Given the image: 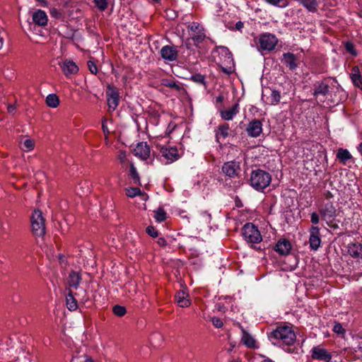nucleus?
Instances as JSON below:
<instances>
[{"label":"nucleus","mask_w":362,"mask_h":362,"mask_svg":"<svg viewBox=\"0 0 362 362\" xmlns=\"http://www.w3.org/2000/svg\"><path fill=\"white\" fill-rule=\"evenodd\" d=\"M129 176L134 180V184L141 185L140 177L133 163L130 164Z\"/></svg>","instance_id":"nucleus-31"},{"label":"nucleus","mask_w":362,"mask_h":362,"mask_svg":"<svg viewBox=\"0 0 362 362\" xmlns=\"http://www.w3.org/2000/svg\"><path fill=\"white\" fill-rule=\"evenodd\" d=\"M239 112V105L235 103L231 108L228 110H221V117L224 120H230Z\"/></svg>","instance_id":"nucleus-20"},{"label":"nucleus","mask_w":362,"mask_h":362,"mask_svg":"<svg viewBox=\"0 0 362 362\" xmlns=\"http://www.w3.org/2000/svg\"><path fill=\"white\" fill-rule=\"evenodd\" d=\"M155 2H159L160 0H153Z\"/></svg>","instance_id":"nucleus-61"},{"label":"nucleus","mask_w":362,"mask_h":362,"mask_svg":"<svg viewBox=\"0 0 362 362\" xmlns=\"http://www.w3.org/2000/svg\"><path fill=\"white\" fill-rule=\"evenodd\" d=\"M191 79L196 83H202L204 85L205 84V77L204 75L197 74L193 75Z\"/></svg>","instance_id":"nucleus-37"},{"label":"nucleus","mask_w":362,"mask_h":362,"mask_svg":"<svg viewBox=\"0 0 362 362\" xmlns=\"http://www.w3.org/2000/svg\"><path fill=\"white\" fill-rule=\"evenodd\" d=\"M345 48H346V50L349 52L350 54H351L352 55H356V51L354 48V45L352 42H346L345 43Z\"/></svg>","instance_id":"nucleus-40"},{"label":"nucleus","mask_w":362,"mask_h":362,"mask_svg":"<svg viewBox=\"0 0 362 362\" xmlns=\"http://www.w3.org/2000/svg\"><path fill=\"white\" fill-rule=\"evenodd\" d=\"M348 252L353 257L362 258V245L360 243L349 244Z\"/></svg>","instance_id":"nucleus-22"},{"label":"nucleus","mask_w":362,"mask_h":362,"mask_svg":"<svg viewBox=\"0 0 362 362\" xmlns=\"http://www.w3.org/2000/svg\"><path fill=\"white\" fill-rule=\"evenodd\" d=\"M188 40H189V39L187 40L186 46H187V48H188V49H189V43L187 42V41H188Z\"/></svg>","instance_id":"nucleus-60"},{"label":"nucleus","mask_w":362,"mask_h":362,"mask_svg":"<svg viewBox=\"0 0 362 362\" xmlns=\"http://www.w3.org/2000/svg\"><path fill=\"white\" fill-rule=\"evenodd\" d=\"M312 357L315 359L329 361L332 358L331 355L325 349L315 347L313 349Z\"/></svg>","instance_id":"nucleus-17"},{"label":"nucleus","mask_w":362,"mask_h":362,"mask_svg":"<svg viewBox=\"0 0 362 362\" xmlns=\"http://www.w3.org/2000/svg\"><path fill=\"white\" fill-rule=\"evenodd\" d=\"M112 311H113L114 314L118 317H122L127 313V310H126L125 307L119 305H115L112 308Z\"/></svg>","instance_id":"nucleus-32"},{"label":"nucleus","mask_w":362,"mask_h":362,"mask_svg":"<svg viewBox=\"0 0 362 362\" xmlns=\"http://www.w3.org/2000/svg\"><path fill=\"white\" fill-rule=\"evenodd\" d=\"M320 214L322 219L325 220L327 223L332 222L334 219L336 209L331 203H327L320 210Z\"/></svg>","instance_id":"nucleus-9"},{"label":"nucleus","mask_w":362,"mask_h":362,"mask_svg":"<svg viewBox=\"0 0 362 362\" xmlns=\"http://www.w3.org/2000/svg\"><path fill=\"white\" fill-rule=\"evenodd\" d=\"M358 348L361 350H362V341L358 343Z\"/></svg>","instance_id":"nucleus-56"},{"label":"nucleus","mask_w":362,"mask_h":362,"mask_svg":"<svg viewBox=\"0 0 362 362\" xmlns=\"http://www.w3.org/2000/svg\"><path fill=\"white\" fill-rule=\"evenodd\" d=\"M126 194L128 197L133 198L136 195L142 194V192L138 187H129L126 189Z\"/></svg>","instance_id":"nucleus-33"},{"label":"nucleus","mask_w":362,"mask_h":362,"mask_svg":"<svg viewBox=\"0 0 362 362\" xmlns=\"http://www.w3.org/2000/svg\"><path fill=\"white\" fill-rule=\"evenodd\" d=\"M311 222L313 224H317L319 222V216L317 213L314 212L311 214Z\"/></svg>","instance_id":"nucleus-46"},{"label":"nucleus","mask_w":362,"mask_h":362,"mask_svg":"<svg viewBox=\"0 0 362 362\" xmlns=\"http://www.w3.org/2000/svg\"><path fill=\"white\" fill-rule=\"evenodd\" d=\"M281 255H286L291 249V243L286 239H280L274 247Z\"/></svg>","instance_id":"nucleus-14"},{"label":"nucleus","mask_w":362,"mask_h":362,"mask_svg":"<svg viewBox=\"0 0 362 362\" xmlns=\"http://www.w3.org/2000/svg\"><path fill=\"white\" fill-rule=\"evenodd\" d=\"M106 95L107 97V105L110 109L115 110L119 104V95L117 88L108 84L107 86Z\"/></svg>","instance_id":"nucleus-6"},{"label":"nucleus","mask_w":362,"mask_h":362,"mask_svg":"<svg viewBox=\"0 0 362 362\" xmlns=\"http://www.w3.org/2000/svg\"><path fill=\"white\" fill-rule=\"evenodd\" d=\"M160 151L162 156L167 160V163H172L179 158V154L176 148L163 146Z\"/></svg>","instance_id":"nucleus-11"},{"label":"nucleus","mask_w":362,"mask_h":362,"mask_svg":"<svg viewBox=\"0 0 362 362\" xmlns=\"http://www.w3.org/2000/svg\"><path fill=\"white\" fill-rule=\"evenodd\" d=\"M267 2L272 4H274V5H276L277 4H279L281 0H266Z\"/></svg>","instance_id":"nucleus-52"},{"label":"nucleus","mask_w":362,"mask_h":362,"mask_svg":"<svg viewBox=\"0 0 362 362\" xmlns=\"http://www.w3.org/2000/svg\"><path fill=\"white\" fill-rule=\"evenodd\" d=\"M242 233L245 240L248 243H257L262 240L259 231L252 223H247L243 227Z\"/></svg>","instance_id":"nucleus-4"},{"label":"nucleus","mask_w":362,"mask_h":362,"mask_svg":"<svg viewBox=\"0 0 362 362\" xmlns=\"http://www.w3.org/2000/svg\"><path fill=\"white\" fill-rule=\"evenodd\" d=\"M240 170L239 163L234 161L226 162L222 167L223 173L230 177L238 175Z\"/></svg>","instance_id":"nucleus-8"},{"label":"nucleus","mask_w":362,"mask_h":362,"mask_svg":"<svg viewBox=\"0 0 362 362\" xmlns=\"http://www.w3.org/2000/svg\"><path fill=\"white\" fill-rule=\"evenodd\" d=\"M272 177L269 173L262 170H254L251 173L250 184L257 190L266 188L270 184Z\"/></svg>","instance_id":"nucleus-2"},{"label":"nucleus","mask_w":362,"mask_h":362,"mask_svg":"<svg viewBox=\"0 0 362 362\" xmlns=\"http://www.w3.org/2000/svg\"><path fill=\"white\" fill-rule=\"evenodd\" d=\"M23 146H24V147L25 148V151H30V150H32L34 148L35 142L32 139H26L23 142Z\"/></svg>","instance_id":"nucleus-41"},{"label":"nucleus","mask_w":362,"mask_h":362,"mask_svg":"<svg viewBox=\"0 0 362 362\" xmlns=\"http://www.w3.org/2000/svg\"><path fill=\"white\" fill-rule=\"evenodd\" d=\"M189 295L183 291H179L175 295V300L182 308L189 307L191 304L190 300L188 298Z\"/></svg>","instance_id":"nucleus-19"},{"label":"nucleus","mask_w":362,"mask_h":362,"mask_svg":"<svg viewBox=\"0 0 362 362\" xmlns=\"http://www.w3.org/2000/svg\"><path fill=\"white\" fill-rule=\"evenodd\" d=\"M16 109V107L15 105H8L7 107L8 112L9 113H13Z\"/></svg>","instance_id":"nucleus-48"},{"label":"nucleus","mask_w":362,"mask_h":362,"mask_svg":"<svg viewBox=\"0 0 362 362\" xmlns=\"http://www.w3.org/2000/svg\"><path fill=\"white\" fill-rule=\"evenodd\" d=\"M95 6L100 10L104 11L107 6V0H94Z\"/></svg>","instance_id":"nucleus-38"},{"label":"nucleus","mask_w":362,"mask_h":362,"mask_svg":"<svg viewBox=\"0 0 362 362\" xmlns=\"http://www.w3.org/2000/svg\"><path fill=\"white\" fill-rule=\"evenodd\" d=\"M270 339H281L287 345L292 344L296 340V334L291 327L287 325L278 327L271 332Z\"/></svg>","instance_id":"nucleus-3"},{"label":"nucleus","mask_w":362,"mask_h":362,"mask_svg":"<svg viewBox=\"0 0 362 362\" xmlns=\"http://www.w3.org/2000/svg\"><path fill=\"white\" fill-rule=\"evenodd\" d=\"M284 62L291 70H293L297 67L296 57L292 53H285L284 54Z\"/></svg>","instance_id":"nucleus-23"},{"label":"nucleus","mask_w":362,"mask_h":362,"mask_svg":"<svg viewBox=\"0 0 362 362\" xmlns=\"http://www.w3.org/2000/svg\"><path fill=\"white\" fill-rule=\"evenodd\" d=\"M213 325L218 328H220L223 326L222 320L218 317H213L212 320Z\"/></svg>","instance_id":"nucleus-45"},{"label":"nucleus","mask_w":362,"mask_h":362,"mask_svg":"<svg viewBox=\"0 0 362 362\" xmlns=\"http://www.w3.org/2000/svg\"><path fill=\"white\" fill-rule=\"evenodd\" d=\"M221 70L222 71H223L224 73H226V74H230L232 73V69L231 68H229V69H226V68H224V67H221Z\"/></svg>","instance_id":"nucleus-51"},{"label":"nucleus","mask_w":362,"mask_h":362,"mask_svg":"<svg viewBox=\"0 0 362 362\" xmlns=\"http://www.w3.org/2000/svg\"><path fill=\"white\" fill-rule=\"evenodd\" d=\"M188 28L193 33L192 34V40L194 41L195 45H197L205 39V34L204 33V28L199 25L197 23H192L188 26Z\"/></svg>","instance_id":"nucleus-7"},{"label":"nucleus","mask_w":362,"mask_h":362,"mask_svg":"<svg viewBox=\"0 0 362 362\" xmlns=\"http://www.w3.org/2000/svg\"><path fill=\"white\" fill-rule=\"evenodd\" d=\"M146 230V233L153 238H156L158 236V231L156 230L155 228L151 226H148Z\"/></svg>","instance_id":"nucleus-42"},{"label":"nucleus","mask_w":362,"mask_h":362,"mask_svg":"<svg viewBox=\"0 0 362 362\" xmlns=\"http://www.w3.org/2000/svg\"><path fill=\"white\" fill-rule=\"evenodd\" d=\"M66 306L69 310H76L78 305L77 301L73 296V293L71 291H69L68 295L66 297Z\"/></svg>","instance_id":"nucleus-26"},{"label":"nucleus","mask_w":362,"mask_h":362,"mask_svg":"<svg viewBox=\"0 0 362 362\" xmlns=\"http://www.w3.org/2000/svg\"><path fill=\"white\" fill-rule=\"evenodd\" d=\"M33 22L38 25L44 26L47 23V16L45 11L38 10L33 15Z\"/></svg>","instance_id":"nucleus-21"},{"label":"nucleus","mask_w":362,"mask_h":362,"mask_svg":"<svg viewBox=\"0 0 362 362\" xmlns=\"http://www.w3.org/2000/svg\"><path fill=\"white\" fill-rule=\"evenodd\" d=\"M229 125L226 123L219 126V134L223 137L226 138L228 136Z\"/></svg>","instance_id":"nucleus-35"},{"label":"nucleus","mask_w":362,"mask_h":362,"mask_svg":"<svg viewBox=\"0 0 362 362\" xmlns=\"http://www.w3.org/2000/svg\"><path fill=\"white\" fill-rule=\"evenodd\" d=\"M222 100H223V97L222 96H219L216 99L217 103H221V102H222Z\"/></svg>","instance_id":"nucleus-55"},{"label":"nucleus","mask_w":362,"mask_h":362,"mask_svg":"<svg viewBox=\"0 0 362 362\" xmlns=\"http://www.w3.org/2000/svg\"><path fill=\"white\" fill-rule=\"evenodd\" d=\"M88 69H89L90 71L92 74H97V71H98L97 66H96V65L92 61H88Z\"/></svg>","instance_id":"nucleus-44"},{"label":"nucleus","mask_w":362,"mask_h":362,"mask_svg":"<svg viewBox=\"0 0 362 362\" xmlns=\"http://www.w3.org/2000/svg\"><path fill=\"white\" fill-rule=\"evenodd\" d=\"M60 67L64 74L69 76L71 74H75L78 71V68L76 64L72 61H64L59 64Z\"/></svg>","instance_id":"nucleus-16"},{"label":"nucleus","mask_w":362,"mask_h":362,"mask_svg":"<svg viewBox=\"0 0 362 362\" xmlns=\"http://www.w3.org/2000/svg\"><path fill=\"white\" fill-rule=\"evenodd\" d=\"M315 89L313 92V95L317 98L319 95H322V97H325L329 93V85L325 83V81H322L320 83H317L314 85Z\"/></svg>","instance_id":"nucleus-18"},{"label":"nucleus","mask_w":362,"mask_h":362,"mask_svg":"<svg viewBox=\"0 0 362 362\" xmlns=\"http://www.w3.org/2000/svg\"><path fill=\"white\" fill-rule=\"evenodd\" d=\"M51 13L53 15V16H56L57 13H58V11L57 9L55 8H53L52 11H51Z\"/></svg>","instance_id":"nucleus-54"},{"label":"nucleus","mask_w":362,"mask_h":362,"mask_svg":"<svg viewBox=\"0 0 362 362\" xmlns=\"http://www.w3.org/2000/svg\"><path fill=\"white\" fill-rule=\"evenodd\" d=\"M277 39L275 35L265 33L259 36V47L263 50L271 51L274 49L277 44Z\"/></svg>","instance_id":"nucleus-5"},{"label":"nucleus","mask_w":362,"mask_h":362,"mask_svg":"<svg viewBox=\"0 0 362 362\" xmlns=\"http://www.w3.org/2000/svg\"><path fill=\"white\" fill-rule=\"evenodd\" d=\"M351 78L353 83L356 86L360 87V86L362 84V77L360 74L359 69L357 66L353 67Z\"/></svg>","instance_id":"nucleus-25"},{"label":"nucleus","mask_w":362,"mask_h":362,"mask_svg":"<svg viewBox=\"0 0 362 362\" xmlns=\"http://www.w3.org/2000/svg\"><path fill=\"white\" fill-rule=\"evenodd\" d=\"M154 217L158 222H162L166 218V214L163 209L159 208L155 211Z\"/></svg>","instance_id":"nucleus-34"},{"label":"nucleus","mask_w":362,"mask_h":362,"mask_svg":"<svg viewBox=\"0 0 362 362\" xmlns=\"http://www.w3.org/2000/svg\"><path fill=\"white\" fill-rule=\"evenodd\" d=\"M246 131L252 137L258 136L262 131L261 122L258 119L252 120L249 123Z\"/></svg>","instance_id":"nucleus-13"},{"label":"nucleus","mask_w":362,"mask_h":362,"mask_svg":"<svg viewBox=\"0 0 362 362\" xmlns=\"http://www.w3.org/2000/svg\"><path fill=\"white\" fill-rule=\"evenodd\" d=\"M243 336L242 338V341L243 344L247 346L248 348H252L255 346V341L253 337L250 335L246 331L243 330Z\"/></svg>","instance_id":"nucleus-29"},{"label":"nucleus","mask_w":362,"mask_h":362,"mask_svg":"<svg viewBox=\"0 0 362 362\" xmlns=\"http://www.w3.org/2000/svg\"><path fill=\"white\" fill-rule=\"evenodd\" d=\"M31 231L36 238H43L46 233L45 219L42 212L35 209L30 216Z\"/></svg>","instance_id":"nucleus-1"},{"label":"nucleus","mask_w":362,"mask_h":362,"mask_svg":"<svg viewBox=\"0 0 362 362\" xmlns=\"http://www.w3.org/2000/svg\"><path fill=\"white\" fill-rule=\"evenodd\" d=\"M267 93H269V96L267 97V100L272 105L278 103L281 99V95L277 90H269Z\"/></svg>","instance_id":"nucleus-27"},{"label":"nucleus","mask_w":362,"mask_h":362,"mask_svg":"<svg viewBox=\"0 0 362 362\" xmlns=\"http://www.w3.org/2000/svg\"><path fill=\"white\" fill-rule=\"evenodd\" d=\"M337 158L343 163L351 158V155L346 149L339 148L337 153Z\"/></svg>","instance_id":"nucleus-30"},{"label":"nucleus","mask_w":362,"mask_h":362,"mask_svg":"<svg viewBox=\"0 0 362 362\" xmlns=\"http://www.w3.org/2000/svg\"><path fill=\"white\" fill-rule=\"evenodd\" d=\"M262 362H274V361H272L271 359L267 358V359L264 360V361H262Z\"/></svg>","instance_id":"nucleus-58"},{"label":"nucleus","mask_w":362,"mask_h":362,"mask_svg":"<svg viewBox=\"0 0 362 362\" xmlns=\"http://www.w3.org/2000/svg\"><path fill=\"white\" fill-rule=\"evenodd\" d=\"M71 362H94L92 358L87 356H74Z\"/></svg>","instance_id":"nucleus-36"},{"label":"nucleus","mask_w":362,"mask_h":362,"mask_svg":"<svg viewBox=\"0 0 362 362\" xmlns=\"http://www.w3.org/2000/svg\"><path fill=\"white\" fill-rule=\"evenodd\" d=\"M46 104L50 107H57L59 104V99L56 94H49L46 98Z\"/></svg>","instance_id":"nucleus-28"},{"label":"nucleus","mask_w":362,"mask_h":362,"mask_svg":"<svg viewBox=\"0 0 362 362\" xmlns=\"http://www.w3.org/2000/svg\"><path fill=\"white\" fill-rule=\"evenodd\" d=\"M333 331L337 334H343L345 329L342 327L340 323H336L334 326Z\"/></svg>","instance_id":"nucleus-43"},{"label":"nucleus","mask_w":362,"mask_h":362,"mask_svg":"<svg viewBox=\"0 0 362 362\" xmlns=\"http://www.w3.org/2000/svg\"><path fill=\"white\" fill-rule=\"evenodd\" d=\"M163 84L167 87L174 88L177 91L182 90V88L174 81H166L163 82Z\"/></svg>","instance_id":"nucleus-39"},{"label":"nucleus","mask_w":362,"mask_h":362,"mask_svg":"<svg viewBox=\"0 0 362 362\" xmlns=\"http://www.w3.org/2000/svg\"><path fill=\"white\" fill-rule=\"evenodd\" d=\"M102 127H103V130L105 134H106V133L108 134L109 133L107 127L105 125L104 122L103 123Z\"/></svg>","instance_id":"nucleus-53"},{"label":"nucleus","mask_w":362,"mask_h":362,"mask_svg":"<svg viewBox=\"0 0 362 362\" xmlns=\"http://www.w3.org/2000/svg\"><path fill=\"white\" fill-rule=\"evenodd\" d=\"M158 244L162 247L165 246L166 245V241L164 238H158L157 241Z\"/></svg>","instance_id":"nucleus-49"},{"label":"nucleus","mask_w":362,"mask_h":362,"mask_svg":"<svg viewBox=\"0 0 362 362\" xmlns=\"http://www.w3.org/2000/svg\"><path fill=\"white\" fill-rule=\"evenodd\" d=\"M81 280V275L78 273L72 271L69 275L68 283L69 286L76 288L79 285Z\"/></svg>","instance_id":"nucleus-24"},{"label":"nucleus","mask_w":362,"mask_h":362,"mask_svg":"<svg viewBox=\"0 0 362 362\" xmlns=\"http://www.w3.org/2000/svg\"><path fill=\"white\" fill-rule=\"evenodd\" d=\"M358 151L361 152V153L362 154V143L359 145L358 146Z\"/></svg>","instance_id":"nucleus-57"},{"label":"nucleus","mask_w":362,"mask_h":362,"mask_svg":"<svg viewBox=\"0 0 362 362\" xmlns=\"http://www.w3.org/2000/svg\"><path fill=\"white\" fill-rule=\"evenodd\" d=\"M119 159L121 163H124L126 160V153L125 152L121 151L119 154Z\"/></svg>","instance_id":"nucleus-47"},{"label":"nucleus","mask_w":362,"mask_h":362,"mask_svg":"<svg viewBox=\"0 0 362 362\" xmlns=\"http://www.w3.org/2000/svg\"><path fill=\"white\" fill-rule=\"evenodd\" d=\"M134 155L142 160H146L150 155V148L146 143H139L134 149Z\"/></svg>","instance_id":"nucleus-12"},{"label":"nucleus","mask_w":362,"mask_h":362,"mask_svg":"<svg viewBox=\"0 0 362 362\" xmlns=\"http://www.w3.org/2000/svg\"><path fill=\"white\" fill-rule=\"evenodd\" d=\"M266 93H267V92H265V93L264 92V93H262V99H264V98L267 96Z\"/></svg>","instance_id":"nucleus-59"},{"label":"nucleus","mask_w":362,"mask_h":362,"mask_svg":"<svg viewBox=\"0 0 362 362\" xmlns=\"http://www.w3.org/2000/svg\"><path fill=\"white\" fill-rule=\"evenodd\" d=\"M309 242L313 250H316L320 247L321 240L319 236V228L317 227H311Z\"/></svg>","instance_id":"nucleus-15"},{"label":"nucleus","mask_w":362,"mask_h":362,"mask_svg":"<svg viewBox=\"0 0 362 362\" xmlns=\"http://www.w3.org/2000/svg\"><path fill=\"white\" fill-rule=\"evenodd\" d=\"M235 28L237 30H240L243 28V23L238 21L235 25Z\"/></svg>","instance_id":"nucleus-50"},{"label":"nucleus","mask_w":362,"mask_h":362,"mask_svg":"<svg viewBox=\"0 0 362 362\" xmlns=\"http://www.w3.org/2000/svg\"><path fill=\"white\" fill-rule=\"evenodd\" d=\"M160 55L163 59L168 61H174L177 57V50L176 47L166 45L160 49Z\"/></svg>","instance_id":"nucleus-10"}]
</instances>
